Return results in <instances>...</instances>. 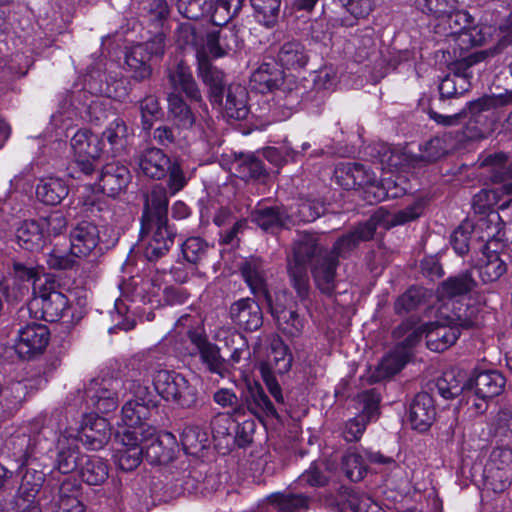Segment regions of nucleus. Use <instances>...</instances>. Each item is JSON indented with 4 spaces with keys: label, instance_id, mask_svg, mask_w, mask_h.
Instances as JSON below:
<instances>
[{
    "label": "nucleus",
    "instance_id": "a211bd4d",
    "mask_svg": "<svg viewBox=\"0 0 512 512\" xmlns=\"http://www.w3.org/2000/svg\"><path fill=\"white\" fill-rule=\"evenodd\" d=\"M167 78L174 90H180L194 101H201L200 90L193 78L192 72L186 62L182 59L175 60L167 67Z\"/></svg>",
    "mask_w": 512,
    "mask_h": 512
},
{
    "label": "nucleus",
    "instance_id": "49530a36",
    "mask_svg": "<svg viewBox=\"0 0 512 512\" xmlns=\"http://www.w3.org/2000/svg\"><path fill=\"white\" fill-rule=\"evenodd\" d=\"M354 22L349 17H331L329 20H315L310 28L311 37L317 42L327 43L331 40L333 29L338 26L350 27Z\"/></svg>",
    "mask_w": 512,
    "mask_h": 512
},
{
    "label": "nucleus",
    "instance_id": "774afa93",
    "mask_svg": "<svg viewBox=\"0 0 512 512\" xmlns=\"http://www.w3.org/2000/svg\"><path fill=\"white\" fill-rule=\"evenodd\" d=\"M347 503L353 512H385L371 497L362 493H351Z\"/></svg>",
    "mask_w": 512,
    "mask_h": 512
},
{
    "label": "nucleus",
    "instance_id": "412c9836",
    "mask_svg": "<svg viewBox=\"0 0 512 512\" xmlns=\"http://www.w3.org/2000/svg\"><path fill=\"white\" fill-rule=\"evenodd\" d=\"M436 408L428 393H419L413 399L408 412L411 427L420 432L429 429L435 420Z\"/></svg>",
    "mask_w": 512,
    "mask_h": 512
},
{
    "label": "nucleus",
    "instance_id": "13d9d810",
    "mask_svg": "<svg viewBox=\"0 0 512 512\" xmlns=\"http://www.w3.org/2000/svg\"><path fill=\"white\" fill-rule=\"evenodd\" d=\"M244 0H217L215 11L211 16L216 26L228 23L242 9Z\"/></svg>",
    "mask_w": 512,
    "mask_h": 512
},
{
    "label": "nucleus",
    "instance_id": "c85d7f7f",
    "mask_svg": "<svg viewBox=\"0 0 512 512\" xmlns=\"http://www.w3.org/2000/svg\"><path fill=\"white\" fill-rule=\"evenodd\" d=\"M241 272L252 293L264 295L269 303L271 298L266 289L263 261L260 258L251 257L242 264Z\"/></svg>",
    "mask_w": 512,
    "mask_h": 512
},
{
    "label": "nucleus",
    "instance_id": "72a5a7b5",
    "mask_svg": "<svg viewBox=\"0 0 512 512\" xmlns=\"http://www.w3.org/2000/svg\"><path fill=\"white\" fill-rule=\"evenodd\" d=\"M66 183L59 178L41 179L36 187L37 198L46 205H58L68 195Z\"/></svg>",
    "mask_w": 512,
    "mask_h": 512
},
{
    "label": "nucleus",
    "instance_id": "f3484780",
    "mask_svg": "<svg viewBox=\"0 0 512 512\" xmlns=\"http://www.w3.org/2000/svg\"><path fill=\"white\" fill-rule=\"evenodd\" d=\"M230 318L240 328L255 331L263 324V313L252 298H241L230 307Z\"/></svg>",
    "mask_w": 512,
    "mask_h": 512
},
{
    "label": "nucleus",
    "instance_id": "052dcab7",
    "mask_svg": "<svg viewBox=\"0 0 512 512\" xmlns=\"http://www.w3.org/2000/svg\"><path fill=\"white\" fill-rule=\"evenodd\" d=\"M178 11L188 19H199L212 9V0H178Z\"/></svg>",
    "mask_w": 512,
    "mask_h": 512
},
{
    "label": "nucleus",
    "instance_id": "f03ea898",
    "mask_svg": "<svg viewBox=\"0 0 512 512\" xmlns=\"http://www.w3.org/2000/svg\"><path fill=\"white\" fill-rule=\"evenodd\" d=\"M453 306L451 314L443 322L426 323V345L431 351L442 352L452 346L460 336L461 328L475 323V308L462 303Z\"/></svg>",
    "mask_w": 512,
    "mask_h": 512
},
{
    "label": "nucleus",
    "instance_id": "0e129e2a",
    "mask_svg": "<svg viewBox=\"0 0 512 512\" xmlns=\"http://www.w3.org/2000/svg\"><path fill=\"white\" fill-rule=\"evenodd\" d=\"M198 401V390L195 385L191 384L184 376L178 384L176 397L173 401L181 408H193Z\"/></svg>",
    "mask_w": 512,
    "mask_h": 512
},
{
    "label": "nucleus",
    "instance_id": "338daca9",
    "mask_svg": "<svg viewBox=\"0 0 512 512\" xmlns=\"http://www.w3.org/2000/svg\"><path fill=\"white\" fill-rule=\"evenodd\" d=\"M486 479L495 492H502L512 481V469H501L497 467H485Z\"/></svg>",
    "mask_w": 512,
    "mask_h": 512
},
{
    "label": "nucleus",
    "instance_id": "393cba45",
    "mask_svg": "<svg viewBox=\"0 0 512 512\" xmlns=\"http://www.w3.org/2000/svg\"><path fill=\"white\" fill-rule=\"evenodd\" d=\"M248 93L244 86L231 84L225 91V102L223 106L224 115L231 119H245L249 113L247 105Z\"/></svg>",
    "mask_w": 512,
    "mask_h": 512
},
{
    "label": "nucleus",
    "instance_id": "aec40b11",
    "mask_svg": "<svg viewBox=\"0 0 512 512\" xmlns=\"http://www.w3.org/2000/svg\"><path fill=\"white\" fill-rule=\"evenodd\" d=\"M376 224L374 221H367L359 224L354 230L340 237L333 245L329 255H331L337 262L338 258L347 257L361 241L371 239L375 233Z\"/></svg>",
    "mask_w": 512,
    "mask_h": 512
},
{
    "label": "nucleus",
    "instance_id": "603ef678",
    "mask_svg": "<svg viewBox=\"0 0 512 512\" xmlns=\"http://www.w3.org/2000/svg\"><path fill=\"white\" fill-rule=\"evenodd\" d=\"M342 469L351 481L362 480L367 471V462L364 455L355 451H348L343 456Z\"/></svg>",
    "mask_w": 512,
    "mask_h": 512
},
{
    "label": "nucleus",
    "instance_id": "423d86ee",
    "mask_svg": "<svg viewBox=\"0 0 512 512\" xmlns=\"http://www.w3.org/2000/svg\"><path fill=\"white\" fill-rule=\"evenodd\" d=\"M51 428H55L59 434L57 438V458L56 467L67 474L80 466L81 457L78 451V433L76 428L68 426L67 417L61 413H55L50 419Z\"/></svg>",
    "mask_w": 512,
    "mask_h": 512
},
{
    "label": "nucleus",
    "instance_id": "20e7f679",
    "mask_svg": "<svg viewBox=\"0 0 512 512\" xmlns=\"http://www.w3.org/2000/svg\"><path fill=\"white\" fill-rule=\"evenodd\" d=\"M140 171L147 177L160 180L167 175L168 188L176 194L187 184V179L177 160L172 161L161 149L152 147L145 149L138 157Z\"/></svg>",
    "mask_w": 512,
    "mask_h": 512
},
{
    "label": "nucleus",
    "instance_id": "f257e3e1",
    "mask_svg": "<svg viewBox=\"0 0 512 512\" xmlns=\"http://www.w3.org/2000/svg\"><path fill=\"white\" fill-rule=\"evenodd\" d=\"M307 265L311 266L318 289L331 294L336 287L338 262L320 245L315 234L302 232L293 243V259L288 265L292 286L301 300L308 297L310 290Z\"/></svg>",
    "mask_w": 512,
    "mask_h": 512
},
{
    "label": "nucleus",
    "instance_id": "5701e85b",
    "mask_svg": "<svg viewBox=\"0 0 512 512\" xmlns=\"http://www.w3.org/2000/svg\"><path fill=\"white\" fill-rule=\"evenodd\" d=\"M495 108V100L491 96H483L477 100L471 101L467 103L466 107L462 109L459 113H455L453 115H442L433 110L429 111V116L436 123L452 126L459 123L460 119L467 115H471V117H477L483 112L490 111Z\"/></svg>",
    "mask_w": 512,
    "mask_h": 512
},
{
    "label": "nucleus",
    "instance_id": "1a4fd4ad",
    "mask_svg": "<svg viewBox=\"0 0 512 512\" xmlns=\"http://www.w3.org/2000/svg\"><path fill=\"white\" fill-rule=\"evenodd\" d=\"M356 402L360 413L345 424L343 437L347 442L358 441L364 433L366 425L378 413L379 399L374 392H362L357 396Z\"/></svg>",
    "mask_w": 512,
    "mask_h": 512
},
{
    "label": "nucleus",
    "instance_id": "09e8293b",
    "mask_svg": "<svg viewBox=\"0 0 512 512\" xmlns=\"http://www.w3.org/2000/svg\"><path fill=\"white\" fill-rule=\"evenodd\" d=\"M248 409L258 417L276 416V409L264 390L259 386L250 387L247 396Z\"/></svg>",
    "mask_w": 512,
    "mask_h": 512
},
{
    "label": "nucleus",
    "instance_id": "37998d69",
    "mask_svg": "<svg viewBox=\"0 0 512 512\" xmlns=\"http://www.w3.org/2000/svg\"><path fill=\"white\" fill-rule=\"evenodd\" d=\"M80 204L82 213L89 218L106 219L111 212L107 200L90 189L85 190Z\"/></svg>",
    "mask_w": 512,
    "mask_h": 512
},
{
    "label": "nucleus",
    "instance_id": "f8f14e48",
    "mask_svg": "<svg viewBox=\"0 0 512 512\" xmlns=\"http://www.w3.org/2000/svg\"><path fill=\"white\" fill-rule=\"evenodd\" d=\"M49 342V331L45 325L31 323L18 331L15 351L22 359H30L41 354Z\"/></svg>",
    "mask_w": 512,
    "mask_h": 512
},
{
    "label": "nucleus",
    "instance_id": "9d476101",
    "mask_svg": "<svg viewBox=\"0 0 512 512\" xmlns=\"http://www.w3.org/2000/svg\"><path fill=\"white\" fill-rule=\"evenodd\" d=\"M144 457L151 464H164L169 462L174 455V450L168 445L175 443L172 433L166 432L161 436L156 435L152 426H147L145 433L139 435Z\"/></svg>",
    "mask_w": 512,
    "mask_h": 512
},
{
    "label": "nucleus",
    "instance_id": "4468645a",
    "mask_svg": "<svg viewBox=\"0 0 512 512\" xmlns=\"http://www.w3.org/2000/svg\"><path fill=\"white\" fill-rule=\"evenodd\" d=\"M187 336L191 344L194 346V351H190L191 355L198 353L202 362L207 366L211 373H215L224 377L227 369L225 360L220 355L219 348L208 341L206 335L200 329H189Z\"/></svg>",
    "mask_w": 512,
    "mask_h": 512
},
{
    "label": "nucleus",
    "instance_id": "ddd939ff",
    "mask_svg": "<svg viewBox=\"0 0 512 512\" xmlns=\"http://www.w3.org/2000/svg\"><path fill=\"white\" fill-rule=\"evenodd\" d=\"M289 300V295L283 292L276 296L275 302L271 300L268 304L279 329L290 337H298L304 331L306 321L295 309L286 307Z\"/></svg>",
    "mask_w": 512,
    "mask_h": 512
},
{
    "label": "nucleus",
    "instance_id": "58836bf2",
    "mask_svg": "<svg viewBox=\"0 0 512 512\" xmlns=\"http://www.w3.org/2000/svg\"><path fill=\"white\" fill-rule=\"evenodd\" d=\"M252 221L263 230H274L284 226L289 218L281 207H260L251 214Z\"/></svg>",
    "mask_w": 512,
    "mask_h": 512
},
{
    "label": "nucleus",
    "instance_id": "e433bc0d",
    "mask_svg": "<svg viewBox=\"0 0 512 512\" xmlns=\"http://www.w3.org/2000/svg\"><path fill=\"white\" fill-rule=\"evenodd\" d=\"M79 467L80 476L88 485H100L108 478V466L100 457L82 456Z\"/></svg>",
    "mask_w": 512,
    "mask_h": 512
},
{
    "label": "nucleus",
    "instance_id": "0eeeda50",
    "mask_svg": "<svg viewBox=\"0 0 512 512\" xmlns=\"http://www.w3.org/2000/svg\"><path fill=\"white\" fill-rule=\"evenodd\" d=\"M497 54V49H486L472 52L466 56H459L453 64L452 75H447L439 85V92L442 98H451L462 95L470 87L469 78L471 73L469 68L487 57Z\"/></svg>",
    "mask_w": 512,
    "mask_h": 512
},
{
    "label": "nucleus",
    "instance_id": "a18cd8bd",
    "mask_svg": "<svg viewBox=\"0 0 512 512\" xmlns=\"http://www.w3.org/2000/svg\"><path fill=\"white\" fill-rule=\"evenodd\" d=\"M236 35L230 29L213 31L207 34L206 48L214 57H221L236 47Z\"/></svg>",
    "mask_w": 512,
    "mask_h": 512
},
{
    "label": "nucleus",
    "instance_id": "cd10ccee",
    "mask_svg": "<svg viewBox=\"0 0 512 512\" xmlns=\"http://www.w3.org/2000/svg\"><path fill=\"white\" fill-rule=\"evenodd\" d=\"M284 73L274 62L262 63L251 75L250 82L254 89L265 93L277 88L283 81Z\"/></svg>",
    "mask_w": 512,
    "mask_h": 512
},
{
    "label": "nucleus",
    "instance_id": "8fccbe9b",
    "mask_svg": "<svg viewBox=\"0 0 512 512\" xmlns=\"http://www.w3.org/2000/svg\"><path fill=\"white\" fill-rule=\"evenodd\" d=\"M351 44L355 49V57L358 61L368 59L376 51L373 28L358 29L351 38Z\"/></svg>",
    "mask_w": 512,
    "mask_h": 512
},
{
    "label": "nucleus",
    "instance_id": "864d4df0",
    "mask_svg": "<svg viewBox=\"0 0 512 512\" xmlns=\"http://www.w3.org/2000/svg\"><path fill=\"white\" fill-rule=\"evenodd\" d=\"M184 258L192 263L197 264L203 261L210 250L209 244L201 237L193 236L187 238L181 245Z\"/></svg>",
    "mask_w": 512,
    "mask_h": 512
},
{
    "label": "nucleus",
    "instance_id": "6ab92c4d",
    "mask_svg": "<svg viewBox=\"0 0 512 512\" xmlns=\"http://www.w3.org/2000/svg\"><path fill=\"white\" fill-rule=\"evenodd\" d=\"M99 231L95 224L83 221L70 232V253L76 257H86L97 247Z\"/></svg>",
    "mask_w": 512,
    "mask_h": 512
},
{
    "label": "nucleus",
    "instance_id": "c03bdc74",
    "mask_svg": "<svg viewBox=\"0 0 512 512\" xmlns=\"http://www.w3.org/2000/svg\"><path fill=\"white\" fill-rule=\"evenodd\" d=\"M183 375L169 370H157L153 375V385L158 394L166 401L176 397L178 384Z\"/></svg>",
    "mask_w": 512,
    "mask_h": 512
},
{
    "label": "nucleus",
    "instance_id": "6e6552de",
    "mask_svg": "<svg viewBox=\"0 0 512 512\" xmlns=\"http://www.w3.org/2000/svg\"><path fill=\"white\" fill-rule=\"evenodd\" d=\"M174 232L168 218H148L141 220L140 238L144 242V254L149 261L165 255L174 242Z\"/></svg>",
    "mask_w": 512,
    "mask_h": 512
},
{
    "label": "nucleus",
    "instance_id": "5fc2aeb1",
    "mask_svg": "<svg viewBox=\"0 0 512 512\" xmlns=\"http://www.w3.org/2000/svg\"><path fill=\"white\" fill-rule=\"evenodd\" d=\"M180 441L187 453H197L204 448L207 441V434L196 425H187L180 434Z\"/></svg>",
    "mask_w": 512,
    "mask_h": 512
},
{
    "label": "nucleus",
    "instance_id": "79ce46f5",
    "mask_svg": "<svg viewBox=\"0 0 512 512\" xmlns=\"http://www.w3.org/2000/svg\"><path fill=\"white\" fill-rule=\"evenodd\" d=\"M129 129L126 123L117 118L104 130L102 137L110 145L111 153L116 156L121 154L128 144Z\"/></svg>",
    "mask_w": 512,
    "mask_h": 512
},
{
    "label": "nucleus",
    "instance_id": "9b49d317",
    "mask_svg": "<svg viewBox=\"0 0 512 512\" xmlns=\"http://www.w3.org/2000/svg\"><path fill=\"white\" fill-rule=\"evenodd\" d=\"M507 162V156L504 153H496L494 155H489L485 159V165L490 168V180L495 183V181L492 180V174L493 170L498 166H502L505 168H510L512 165H506ZM496 184H501V187L499 189H482L473 197V207L476 211L480 213H484L486 210L490 209L493 206H498L499 210L502 212H505L506 210H502L500 205L504 202L508 201V199H503V196L506 195V193L503 191V183L496 182ZM510 194H507L509 196Z\"/></svg>",
    "mask_w": 512,
    "mask_h": 512
},
{
    "label": "nucleus",
    "instance_id": "b1692460",
    "mask_svg": "<svg viewBox=\"0 0 512 512\" xmlns=\"http://www.w3.org/2000/svg\"><path fill=\"white\" fill-rule=\"evenodd\" d=\"M505 383L506 380L500 372L490 370L478 373L471 385L475 396L487 401L498 396L503 391Z\"/></svg>",
    "mask_w": 512,
    "mask_h": 512
},
{
    "label": "nucleus",
    "instance_id": "2f4dec72",
    "mask_svg": "<svg viewBox=\"0 0 512 512\" xmlns=\"http://www.w3.org/2000/svg\"><path fill=\"white\" fill-rule=\"evenodd\" d=\"M71 147L75 157L98 159L102 153L99 137L88 130L77 131L71 139Z\"/></svg>",
    "mask_w": 512,
    "mask_h": 512
},
{
    "label": "nucleus",
    "instance_id": "dca6fc26",
    "mask_svg": "<svg viewBox=\"0 0 512 512\" xmlns=\"http://www.w3.org/2000/svg\"><path fill=\"white\" fill-rule=\"evenodd\" d=\"M76 429L78 440L80 439L91 450L103 448L110 438V428L107 420L98 415H87L81 425V431L78 428Z\"/></svg>",
    "mask_w": 512,
    "mask_h": 512
},
{
    "label": "nucleus",
    "instance_id": "ea45409f",
    "mask_svg": "<svg viewBox=\"0 0 512 512\" xmlns=\"http://www.w3.org/2000/svg\"><path fill=\"white\" fill-rule=\"evenodd\" d=\"M377 156L383 169L391 172L410 165L412 161L411 157L401 148L392 147L384 143L377 146Z\"/></svg>",
    "mask_w": 512,
    "mask_h": 512
},
{
    "label": "nucleus",
    "instance_id": "473e14b6",
    "mask_svg": "<svg viewBox=\"0 0 512 512\" xmlns=\"http://www.w3.org/2000/svg\"><path fill=\"white\" fill-rule=\"evenodd\" d=\"M151 415V410L139 401L128 400L122 408V430H137V436L145 433L148 425L144 423Z\"/></svg>",
    "mask_w": 512,
    "mask_h": 512
},
{
    "label": "nucleus",
    "instance_id": "a878e982",
    "mask_svg": "<svg viewBox=\"0 0 512 512\" xmlns=\"http://www.w3.org/2000/svg\"><path fill=\"white\" fill-rule=\"evenodd\" d=\"M198 75L210 89V101L212 104H221L224 92V74L213 66L207 59L199 58Z\"/></svg>",
    "mask_w": 512,
    "mask_h": 512
},
{
    "label": "nucleus",
    "instance_id": "4d7b16f0",
    "mask_svg": "<svg viewBox=\"0 0 512 512\" xmlns=\"http://www.w3.org/2000/svg\"><path fill=\"white\" fill-rule=\"evenodd\" d=\"M409 359V353L404 348H397L387 354L379 363V373L382 377H388L399 372Z\"/></svg>",
    "mask_w": 512,
    "mask_h": 512
},
{
    "label": "nucleus",
    "instance_id": "4c0bfd02",
    "mask_svg": "<svg viewBox=\"0 0 512 512\" xmlns=\"http://www.w3.org/2000/svg\"><path fill=\"white\" fill-rule=\"evenodd\" d=\"M477 286L472 271H465L458 275L449 277L441 283L439 293L442 297H456L467 294Z\"/></svg>",
    "mask_w": 512,
    "mask_h": 512
},
{
    "label": "nucleus",
    "instance_id": "7ed1b4c3",
    "mask_svg": "<svg viewBox=\"0 0 512 512\" xmlns=\"http://www.w3.org/2000/svg\"><path fill=\"white\" fill-rule=\"evenodd\" d=\"M443 19L444 30H447L446 36L453 43V53L459 56L462 52L468 51L475 46L483 45L490 37L491 28L487 26H470L471 20L468 13L457 10L446 14Z\"/></svg>",
    "mask_w": 512,
    "mask_h": 512
},
{
    "label": "nucleus",
    "instance_id": "7c9ffc66",
    "mask_svg": "<svg viewBox=\"0 0 512 512\" xmlns=\"http://www.w3.org/2000/svg\"><path fill=\"white\" fill-rule=\"evenodd\" d=\"M56 512H84L85 506L79 499V485L71 480H64L54 497Z\"/></svg>",
    "mask_w": 512,
    "mask_h": 512
},
{
    "label": "nucleus",
    "instance_id": "bb28decb",
    "mask_svg": "<svg viewBox=\"0 0 512 512\" xmlns=\"http://www.w3.org/2000/svg\"><path fill=\"white\" fill-rule=\"evenodd\" d=\"M16 240L19 246L28 251H39L47 243V235L38 221H24L16 230Z\"/></svg>",
    "mask_w": 512,
    "mask_h": 512
},
{
    "label": "nucleus",
    "instance_id": "f704fd0d",
    "mask_svg": "<svg viewBox=\"0 0 512 512\" xmlns=\"http://www.w3.org/2000/svg\"><path fill=\"white\" fill-rule=\"evenodd\" d=\"M277 512H305L310 508L312 498L305 494L278 492L269 496Z\"/></svg>",
    "mask_w": 512,
    "mask_h": 512
},
{
    "label": "nucleus",
    "instance_id": "2eb2a0df",
    "mask_svg": "<svg viewBox=\"0 0 512 512\" xmlns=\"http://www.w3.org/2000/svg\"><path fill=\"white\" fill-rule=\"evenodd\" d=\"M137 430H121L117 432V437L123 445L118 449L115 458L118 467L123 471H131L139 466L144 457Z\"/></svg>",
    "mask_w": 512,
    "mask_h": 512
},
{
    "label": "nucleus",
    "instance_id": "a19ab883",
    "mask_svg": "<svg viewBox=\"0 0 512 512\" xmlns=\"http://www.w3.org/2000/svg\"><path fill=\"white\" fill-rule=\"evenodd\" d=\"M149 61L145 50L137 45L131 47L125 55V63L132 73V77L137 81L148 79L151 76L152 68Z\"/></svg>",
    "mask_w": 512,
    "mask_h": 512
},
{
    "label": "nucleus",
    "instance_id": "69168bd1",
    "mask_svg": "<svg viewBox=\"0 0 512 512\" xmlns=\"http://www.w3.org/2000/svg\"><path fill=\"white\" fill-rule=\"evenodd\" d=\"M335 2L356 20L368 17L375 6V0H335Z\"/></svg>",
    "mask_w": 512,
    "mask_h": 512
},
{
    "label": "nucleus",
    "instance_id": "c756f323",
    "mask_svg": "<svg viewBox=\"0 0 512 512\" xmlns=\"http://www.w3.org/2000/svg\"><path fill=\"white\" fill-rule=\"evenodd\" d=\"M292 364V357L288 353L287 346L280 340L271 342L267 361L261 364L262 374H284L289 371Z\"/></svg>",
    "mask_w": 512,
    "mask_h": 512
},
{
    "label": "nucleus",
    "instance_id": "c9c22d12",
    "mask_svg": "<svg viewBox=\"0 0 512 512\" xmlns=\"http://www.w3.org/2000/svg\"><path fill=\"white\" fill-rule=\"evenodd\" d=\"M278 63L286 69H300L306 66L308 55L299 41H288L282 44L277 54Z\"/></svg>",
    "mask_w": 512,
    "mask_h": 512
},
{
    "label": "nucleus",
    "instance_id": "4be33fe9",
    "mask_svg": "<svg viewBox=\"0 0 512 512\" xmlns=\"http://www.w3.org/2000/svg\"><path fill=\"white\" fill-rule=\"evenodd\" d=\"M130 181L129 170L119 163L106 164L99 178V186L103 193L115 197L123 191Z\"/></svg>",
    "mask_w": 512,
    "mask_h": 512
},
{
    "label": "nucleus",
    "instance_id": "e2e57ef3",
    "mask_svg": "<svg viewBox=\"0 0 512 512\" xmlns=\"http://www.w3.org/2000/svg\"><path fill=\"white\" fill-rule=\"evenodd\" d=\"M323 464L314 462L297 479L299 487H322L328 483V475L322 470Z\"/></svg>",
    "mask_w": 512,
    "mask_h": 512
},
{
    "label": "nucleus",
    "instance_id": "39448f33",
    "mask_svg": "<svg viewBox=\"0 0 512 512\" xmlns=\"http://www.w3.org/2000/svg\"><path fill=\"white\" fill-rule=\"evenodd\" d=\"M70 305L67 296L55 289L53 283L34 288V296L26 307H21L19 317L33 314L35 319H43L48 322L60 320L68 311Z\"/></svg>",
    "mask_w": 512,
    "mask_h": 512
},
{
    "label": "nucleus",
    "instance_id": "6e6d98bb",
    "mask_svg": "<svg viewBox=\"0 0 512 512\" xmlns=\"http://www.w3.org/2000/svg\"><path fill=\"white\" fill-rule=\"evenodd\" d=\"M506 270V263L497 253H492L487 255L485 263L479 266L477 272L483 283H489L498 280Z\"/></svg>",
    "mask_w": 512,
    "mask_h": 512
},
{
    "label": "nucleus",
    "instance_id": "3c124183",
    "mask_svg": "<svg viewBox=\"0 0 512 512\" xmlns=\"http://www.w3.org/2000/svg\"><path fill=\"white\" fill-rule=\"evenodd\" d=\"M257 20L266 27L276 24L280 12L281 0H250Z\"/></svg>",
    "mask_w": 512,
    "mask_h": 512
},
{
    "label": "nucleus",
    "instance_id": "de8ad7c7",
    "mask_svg": "<svg viewBox=\"0 0 512 512\" xmlns=\"http://www.w3.org/2000/svg\"><path fill=\"white\" fill-rule=\"evenodd\" d=\"M168 198L162 186H155L146 197L141 220L148 218H167Z\"/></svg>",
    "mask_w": 512,
    "mask_h": 512
},
{
    "label": "nucleus",
    "instance_id": "bf43d9fd",
    "mask_svg": "<svg viewBox=\"0 0 512 512\" xmlns=\"http://www.w3.org/2000/svg\"><path fill=\"white\" fill-rule=\"evenodd\" d=\"M168 109L169 112L178 120L179 124L184 128L192 127L195 123V118L184 102L181 96L171 93L168 96Z\"/></svg>",
    "mask_w": 512,
    "mask_h": 512
},
{
    "label": "nucleus",
    "instance_id": "680f3d73",
    "mask_svg": "<svg viewBox=\"0 0 512 512\" xmlns=\"http://www.w3.org/2000/svg\"><path fill=\"white\" fill-rule=\"evenodd\" d=\"M415 4L423 13L442 18L456 9L457 0H416Z\"/></svg>",
    "mask_w": 512,
    "mask_h": 512
}]
</instances>
